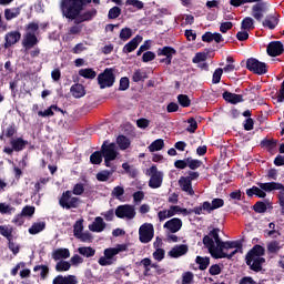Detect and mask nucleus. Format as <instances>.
<instances>
[{"label":"nucleus","instance_id":"nucleus-1","mask_svg":"<svg viewBox=\"0 0 284 284\" xmlns=\"http://www.w3.org/2000/svg\"><path fill=\"white\" fill-rule=\"evenodd\" d=\"M203 245L209 250V253L213 258H227L232 261L236 254H243V243L239 241L222 242L220 248H216V244L210 236L203 237Z\"/></svg>","mask_w":284,"mask_h":284},{"label":"nucleus","instance_id":"nucleus-2","mask_svg":"<svg viewBox=\"0 0 284 284\" xmlns=\"http://www.w3.org/2000/svg\"><path fill=\"white\" fill-rule=\"evenodd\" d=\"M90 3L101 6V0H72V20L74 21V23L92 21V19L97 17V14H99V11L97 9H91L83 12L85 6H90Z\"/></svg>","mask_w":284,"mask_h":284},{"label":"nucleus","instance_id":"nucleus-3","mask_svg":"<svg viewBox=\"0 0 284 284\" xmlns=\"http://www.w3.org/2000/svg\"><path fill=\"white\" fill-rule=\"evenodd\" d=\"M115 81L116 77L114 75V69L112 68L104 69V71L98 75V85H100V90L112 88Z\"/></svg>","mask_w":284,"mask_h":284},{"label":"nucleus","instance_id":"nucleus-4","mask_svg":"<svg viewBox=\"0 0 284 284\" xmlns=\"http://www.w3.org/2000/svg\"><path fill=\"white\" fill-rule=\"evenodd\" d=\"M246 70L253 72V74H267V63L258 61L256 58H248L246 60Z\"/></svg>","mask_w":284,"mask_h":284},{"label":"nucleus","instance_id":"nucleus-5","mask_svg":"<svg viewBox=\"0 0 284 284\" xmlns=\"http://www.w3.org/2000/svg\"><path fill=\"white\" fill-rule=\"evenodd\" d=\"M148 172L151 175L149 181V187H151L152 190H159V187L163 185V173L159 171V169L154 164L148 170Z\"/></svg>","mask_w":284,"mask_h":284},{"label":"nucleus","instance_id":"nucleus-6","mask_svg":"<svg viewBox=\"0 0 284 284\" xmlns=\"http://www.w3.org/2000/svg\"><path fill=\"white\" fill-rule=\"evenodd\" d=\"M115 216L118 219H128V221H132V219L136 216V210L133 205L122 204L115 209Z\"/></svg>","mask_w":284,"mask_h":284},{"label":"nucleus","instance_id":"nucleus-7","mask_svg":"<svg viewBox=\"0 0 284 284\" xmlns=\"http://www.w3.org/2000/svg\"><path fill=\"white\" fill-rule=\"evenodd\" d=\"M158 57H165L160 59V63H165V65H172V59L176 54V49L174 47L165 45L156 50Z\"/></svg>","mask_w":284,"mask_h":284},{"label":"nucleus","instance_id":"nucleus-8","mask_svg":"<svg viewBox=\"0 0 284 284\" xmlns=\"http://www.w3.org/2000/svg\"><path fill=\"white\" fill-rule=\"evenodd\" d=\"M154 239V225L150 223L142 224L139 229L140 243H150Z\"/></svg>","mask_w":284,"mask_h":284},{"label":"nucleus","instance_id":"nucleus-9","mask_svg":"<svg viewBox=\"0 0 284 284\" xmlns=\"http://www.w3.org/2000/svg\"><path fill=\"white\" fill-rule=\"evenodd\" d=\"M263 0H255V4L252 7V17L255 21H263L264 13L267 12V2Z\"/></svg>","mask_w":284,"mask_h":284},{"label":"nucleus","instance_id":"nucleus-10","mask_svg":"<svg viewBox=\"0 0 284 284\" xmlns=\"http://www.w3.org/2000/svg\"><path fill=\"white\" fill-rule=\"evenodd\" d=\"M100 152L102 153L103 159L116 160V156H119V152L116 151V144L108 143V141L103 142Z\"/></svg>","mask_w":284,"mask_h":284},{"label":"nucleus","instance_id":"nucleus-11","mask_svg":"<svg viewBox=\"0 0 284 284\" xmlns=\"http://www.w3.org/2000/svg\"><path fill=\"white\" fill-rule=\"evenodd\" d=\"M245 261L246 265L252 272H263V264L265 263V257H245Z\"/></svg>","mask_w":284,"mask_h":284},{"label":"nucleus","instance_id":"nucleus-12","mask_svg":"<svg viewBox=\"0 0 284 284\" xmlns=\"http://www.w3.org/2000/svg\"><path fill=\"white\" fill-rule=\"evenodd\" d=\"M268 57H281L284 52V47L282 41H272L266 48Z\"/></svg>","mask_w":284,"mask_h":284},{"label":"nucleus","instance_id":"nucleus-13","mask_svg":"<svg viewBox=\"0 0 284 284\" xmlns=\"http://www.w3.org/2000/svg\"><path fill=\"white\" fill-rule=\"evenodd\" d=\"M164 230H169L171 234H176V232H180L183 227V221L179 217H173L169 221H166L163 225Z\"/></svg>","mask_w":284,"mask_h":284},{"label":"nucleus","instance_id":"nucleus-14","mask_svg":"<svg viewBox=\"0 0 284 284\" xmlns=\"http://www.w3.org/2000/svg\"><path fill=\"white\" fill-rule=\"evenodd\" d=\"M223 205H225V201H223V199L220 197L213 199L212 203L207 201L203 202L204 212H207L209 214L214 212V210L223 207Z\"/></svg>","mask_w":284,"mask_h":284},{"label":"nucleus","instance_id":"nucleus-15","mask_svg":"<svg viewBox=\"0 0 284 284\" xmlns=\"http://www.w3.org/2000/svg\"><path fill=\"white\" fill-rule=\"evenodd\" d=\"M38 43H39V39L37 38V34L32 32H27L24 34V38L22 40V45L24 50H32L34 45H38Z\"/></svg>","mask_w":284,"mask_h":284},{"label":"nucleus","instance_id":"nucleus-16","mask_svg":"<svg viewBox=\"0 0 284 284\" xmlns=\"http://www.w3.org/2000/svg\"><path fill=\"white\" fill-rule=\"evenodd\" d=\"M187 252H189L187 245L179 244L173 246L168 254L171 258H181V256H185Z\"/></svg>","mask_w":284,"mask_h":284},{"label":"nucleus","instance_id":"nucleus-17","mask_svg":"<svg viewBox=\"0 0 284 284\" xmlns=\"http://www.w3.org/2000/svg\"><path fill=\"white\" fill-rule=\"evenodd\" d=\"M4 39H6L4 48L6 49L12 48L14 43H19V41L21 40V32L10 31L6 34Z\"/></svg>","mask_w":284,"mask_h":284},{"label":"nucleus","instance_id":"nucleus-18","mask_svg":"<svg viewBox=\"0 0 284 284\" xmlns=\"http://www.w3.org/2000/svg\"><path fill=\"white\" fill-rule=\"evenodd\" d=\"M143 41V37L135 36L131 41H129L122 49L124 54H130V52H134L139 48V44Z\"/></svg>","mask_w":284,"mask_h":284},{"label":"nucleus","instance_id":"nucleus-19","mask_svg":"<svg viewBox=\"0 0 284 284\" xmlns=\"http://www.w3.org/2000/svg\"><path fill=\"white\" fill-rule=\"evenodd\" d=\"M222 97L224 101H226V103H231L232 105H236L237 103H243L244 101L243 94H236L230 91H224Z\"/></svg>","mask_w":284,"mask_h":284},{"label":"nucleus","instance_id":"nucleus-20","mask_svg":"<svg viewBox=\"0 0 284 284\" xmlns=\"http://www.w3.org/2000/svg\"><path fill=\"white\" fill-rule=\"evenodd\" d=\"M59 205L63 210H72V191H65L59 199Z\"/></svg>","mask_w":284,"mask_h":284},{"label":"nucleus","instance_id":"nucleus-21","mask_svg":"<svg viewBox=\"0 0 284 284\" xmlns=\"http://www.w3.org/2000/svg\"><path fill=\"white\" fill-rule=\"evenodd\" d=\"M257 185L264 192H274V190H280V192H283L284 190V185L278 182H266V183L258 182Z\"/></svg>","mask_w":284,"mask_h":284},{"label":"nucleus","instance_id":"nucleus-22","mask_svg":"<svg viewBox=\"0 0 284 284\" xmlns=\"http://www.w3.org/2000/svg\"><path fill=\"white\" fill-rule=\"evenodd\" d=\"M108 227V224H105V221H103V217L97 216L94 221L89 225L90 232H97L101 233Z\"/></svg>","mask_w":284,"mask_h":284},{"label":"nucleus","instance_id":"nucleus-23","mask_svg":"<svg viewBox=\"0 0 284 284\" xmlns=\"http://www.w3.org/2000/svg\"><path fill=\"white\" fill-rule=\"evenodd\" d=\"M265 256V247L256 244L245 255V258H263Z\"/></svg>","mask_w":284,"mask_h":284},{"label":"nucleus","instance_id":"nucleus-24","mask_svg":"<svg viewBox=\"0 0 284 284\" xmlns=\"http://www.w3.org/2000/svg\"><path fill=\"white\" fill-rule=\"evenodd\" d=\"M10 145L13 148L14 152H23V149L27 145H30V142L23 140V138H12L10 140Z\"/></svg>","mask_w":284,"mask_h":284},{"label":"nucleus","instance_id":"nucleus-25","mask_svg":"<svg viewBox=\"0 0 284 284\" xmlns=\"http://www.w3.org/2000/svg\"><path fill=\"white\" fill-rule=\"evenodd\" d=\"M179 185L182 190V192H186L190 196H193L194 189H192V182L186 176H181L179 180Z\"/></svg>","mask_w":284,"mask_h":284},{"label":"nucleus","instance_id":"nucleus-26","mask_svg":"<svg viewBox=\"0 0 284 284\" xmlns=\"http://www.w3.org/2000/svg\"><path fill=\"white\" fill-rule=\"evenodd\" d=\"M116 172V166H111V170H103L97 173L95 179L100 181V183H105V181H110V175Z\"/></svg>","mask_w":284,"mask_h":284},{"label":"nucleus","instance_id":"nucleus-27","mask_svg":"<svg viewBox=\"0 0 284 284\" xmlns=\"http://www.w3.org/2000/svg\"><path fill=\"white\" fill-rule=\"evenodd\" d=\"M63 17L72 20V0H62L60 4Z\"/></svg>","mask_w":284,"mask_h":284},{"label":"nucleus","instance_id":"nucleus-28","mask_svg":"<svg viewBox=\"0 0 284 284\" xmlns=\"http://www.w3.org/2000/svg\"><path fill=\"white\" fill-rule=\"evenodd\" d=\"M246 195L248 199H252V196H257V199H265L267 196V193L260 186H252L251 189L246 190Z\"/></svg>","mask_w":284,"mask_h":284},{"label":"nucleus","instance_id":"nucleus-29","mask_svg":"<svg viewBox=\"0 0 284 284\" xmlns=\"http://www.w3.org/2000/svg\"><path fill=\"white\" fill-rule=\"evenodd\" d=\"M145 79H148V72L141 69H136L131 77L133 83H143Z\"/></svg>","mask_w":284,"mask_h":284},{"label":"nucleus","instance_id":"nucleus-30","mask_svg":"<svg viewBox=\"0 0 284 284\" xmlns=\"http://www.w3.org/2000/svg\"><path fill=\"white\" fill-rule=\"evenodd\" d=\"M53 261H61V258H70V250L57 248L52 253Z\"/></svg>","mask_w":284,"mask_h":284},{"label":"nucleus","instance_id":"nucleus-31","mask_svg":"<svg viewBox=\"0 0 284 284\" xmlns=\"http://www.w3.org/2000/svg\"><path fill=\"white\" fill-rule=\"evenodd\" d=\"M219 232H221V229H213L212 231H210L209 235H204V236H209V239H212V241H215L216 243L215 250H220L221 245L223 244L221 236H219Z\"/></svg>","mask_w":284,"mask_h":284},{"label":"nucleus","instance_id":"nucleus-32","mask_svg":"<svg viewBox=\"0 0 284 284\" xmlns=\"http://www.w3.org/2000/svg\"><path fill=\"white\" fill-rule=\"evenodd\" d=\"M45 230V222H34L31 227L28 230L29 234L32 236L40 234V232H43Z\"/></svg>","mask_w":284,"mask_h":284},{"label":"nucleus","instance_id":"nucleus-33","mask_svg":"<svg viewBox=\"0 0 284 284\" xmlns=\"http://www.w3.org/2000/svg\"><path fill=\"white\" fill-rule=\"evenodd\" d=\"M195 263L196 265H199V270H201V272H205V270H207V267H210V257L207 256H200L197 255L195 258Z\"/></svg>","mask_w":284,"mask_h":284},{"label":"nucleus","instance_id":"nucleus-34","mask_svg":"<svg viewBox=\"0 0 284 284\" xmlns=\"http://www.w3.org/2000/svg\"><path fill=\"white\" fill-rule=\"evenodd\" d=\"M79 77H82L83 79H97V71L92 68L87 69H80L78 72Z\"/></svg>","mask_w":284,"mask_h":284},{"label":"nucleus","instance_id":"nucleus-35","mask_svg":"<svg viewBox=\"0 0 284 284\" xmlns=\"http://www.w3.org/2000/svg\"><path fill=\"white\" fill-rule=\"evenodd\" d=\"M79 254L81 256H85V258H92L94 254H97V250H94L92 246H81L78 248Z\"/></svg>","mask_w":284,"mask_h":284},{"label":"nucleus","instance_id":"nucleus-36","mask_svg":"<svg viewBox=\"0 0 284 284\" xmlns=\"http://www.w3.org/2000/svg\"><path fill=\"white\" fill-rule=\"evenodd\" d=\"M19 14H21L20 8H12V9L4 10V18L7 21H12V19H17Z\"/></svg>","mask_w":284,"mask_h":284},{"label":"nucleus","instance_id":"nucleus-37","mask_svg":"<svg viewBox=\"0 0 284 284\" xmlns=\"http://www.w3.org/2000/svg\"><path fill=\"white\" fill-rule=\"evenodd\" d=\"M85 94V87H83V84H74L72 87V97H74V99H82V97Z\"/></svg>","mask_w":284,"mask_h":284},{"label":"nucleus","instance_id":"nucleus-38","mask_svg":"<svg viewBox=\"0 0 284 284\" xmlns=\"http://www.w3.org/2000/svg\"><path fill=\"white\" fill-rule=\"evenodd\" d=\"M278 23V18L275 16H271L270 19L266 18L263 22L262 26L264 28H268V30H274L276 28V24Z\"/></svg>","mask_w":284,"mask_h":284},{"label":"nucleus","instance_id":"nucleus-39","mask_svg":"<svg viewBox=\"0 0 284 284\" xmlns=\"http://www.w3.org/2000/svg\"><path fill=\"white\" fill-rule=\"evenodd\" d=\"M163 148H165V142L163 141V139H158L149 145V151L160 152V150H162Z\"/></svg>","mask_w":284,"mask_h":284},{"label":"nucleus","instance_id":"nucleus-40","mask_svg":"<svg viewBox=\"0 0 284 284\" xmlns=\"http://www.w3.org/2000/svg\"><path fill=\"white\" fill-rule=\"evenodd\" d=\"M90 163L92 165H101L103 163V153L101 151H95L90 155Z\"/></svg>","mask_w":284,"mask_h":284},{"label":"nucleus","instance_id":"nucleus-41","mask_svg":"<svg viewBox=\"0 0 284 284\" xmlns=\"http://www.w3.org/2000/svg\"><path fill=\"white\" fill-rule=\"evenodd\" d=\"M116 143L120 148V150H128V148H130V139L125 135H119L116 138Z\"/></svg>","mask_w":284,"mask_h":284},{"label":"nucleus","instance_id":"nucleus-42","mask_svg":"<svg viewBox=\"0 0 284 284\" xmlns=\"http://www.w3.org/2000/svg\"><path fill=\"white\" fill-rule=\"evenodd\" d=\"M242 30H254V19L252 17H246L241 22Z\"/></svg>","mask_w":284,"mask_h":284},{"label":"nucleus","instance_id":"nucleus-43","mask_svg":"<svg viewBox=\"0 0 284 284\" xmlns=\"http://www.w3.org/2000/svg\"><path fill=\"white\" fill-rule=\"evenodd\" d=\"M178 102L181 108H190V105H192V100H190V97H187V94H179Z\"/></svg>","mask_w":284,"mask_h":284},{"label":"nucleus","instance_id":"nucleus-44","mask_svg":"<svg viewBox=\"0 0 284 284\" xmlns=\"http://www.w3.org/2000/svg\"><path fill=\"white\" fill-rule=\"evenodd\" d=\"M179 212L182 214H187V209H181L179 205H172L170 210H168L170 219H172V216H176Z\"/></svg>","mask_w":284,"mask_h":284},{"label":"nucleus","instance_id":"nucleus-45","mask_svg":"<svg viewBox=\"0 0 284 284\" xmlns=\"http://www.w3.org/2000/svg\"><path fill=\"white\" fill-rule=\"evenodd\" d=\"M75 239H78V241H81V243H92L93 241L92 233L88 231L84 233H79L78 235H75Z\"/></svg>","mask_w":284,"mask_h":284},{"label":"nucleus","instance_id":"nucleus-46","mask_svg":"<svg viewBox=\"0 0 284 284\" xmlns=\"http://www.w3.org/2000/svg\"><path fill=\"white\" fill-rule=\"evenodd\" d=\"M253 210L256 212V214H265V212H267V205L263 201H257L253 205Z\"/></svg>","mask_w":284,"mask_h":284},{"label":"nucleus","instance_id":"nucleus-47","mask_svg":"<svg viewBox=\"0 0 284 284\" xmlns=\"http://www.w3.org/2000/svg\"><path fill=\"white\" fill-rule=\"evenodd\" d=\"M39 271H41L40 276L43 280L48 277V274H50V268L47 265H36L33 267V272H39Z\"/></svg>","mask_w":284,"mask_h":284},{"label":"nucleus","instance_id":"nucleus-48","mask_svg":"<svg viewBox=\"0 0 284 284\" xmlns=\"http://www.w3.org/2000/svg\"><path fill=\"white\" fill-rule=\"evenodd\" d=\"M187 161V168H190V170H199V168H201V165H203V161L201 160H194L192 158H186Z\"/></svg>","mask_w":284,"mask_h":284},{"label":"nucleus","instance_id":"nucleus-49","mask_svg":"<svg viewBox=\"0 0 284 284\" xmlns=\"http://www.w3.org/2000/svg\"><path fill=\"white\" fill-rule=\"evenodd\" d=\"M281 250V242L278 241H272L267 244V252L271 254H277V252Z\"/></svg>","mask_w":284,"mask_h":284},{"label":"nucleus","instance_id":"nucleus-50","mask_svg":"<svg viewBox=\"0 0 284 284\" xmlns=\"http://www.w3.org/2000/svg\"><path fill=\"white\" fill-rule=\"evenodd\" d=\"M52 284H72V275L63 277V275H58Z\"/></svg>","mask_w":284,"mask_h":284},{"label":"nucleus","instance_id":"nucleus-51","mask_svg":"<svg viewBox=\"0 0 284 284\" xmlns=\"http://www.w3.org/2000/svg\"><path fill=\"white\" fill-rule=\"evenodd\" d=\"M120 39L121 41H128L132 39V29L131 28H123L120 31Z\"/></svg>","mask_w":284,"mask_h":284},{"label":"nucleus","instance_id":"nucleus-52","mask_svg":"<svg viewBox=\"0 0 284 284\" xmlns=\"http://www.w3.org/2000/svg\"><path fill=\"white\" fill-rule=\"evenodd\" d=\"M70 267H72V265L70 264V262L65 261H59L55 265L57 272H68Z\"/></svg>","mask_w":284,"mask_h":284},{"label":"nucleus","instance_id":"nucleus-53","mask_svg":"<svg viewBox=\"0 0 284 284\" xmlns=\"http://www.w3.org/2000/svg\"><path fill=\"white\" fill-rule=\"evenodd\" d=\"M0 234H1V236H4V239H7V241H12V239H13L12 229H9L8 226L0 225Z\"/></svg>","mask_w":284,"mask_h":284},{"label":"nucleus","instance_id":"nucleus-54","mask_svg":"<svg viewBox=\"0 0 284 284\" xmlns=\"http://www.w3.org/2000/svg\"><path fill=\"white\" fill-rule=\"evenodd\" d=\"M187 123L190 125L186 128V131H189L191 134H194V132H196V130H199V123L196 122V119L190 118L187 120Z\"/></svg>","mask_w":284,"mask_h":284},{"label":"nucleus","instance_id":"nucleus-55","mask_svg":"<svg viewBox=\"0 0 284 284\" xmlns=\"http://www.w3.org/2000/svg\"><path fill=\"white\" fill-rule=\"evenodd\" d=\"M17 209L10 204L0 203V214H12Z\"/></svg>","mask_w":284,"mask_h":284},{"label":"nucleus","instance_id":"nucleus-56","mask_svg":"<svg viewBox=\"0 0 284 284\" xmlns=\"http://www.w3.org/2000/svg\"><path fill=\"white\" fill-rule=\"evenodd\" d=\"M2 134H4L7 139H12L17 134V128H14V123L10 124L6 131H2Z\"/></svg>","mask_w":284,"mask_h":284},{"label":"nucleus","instance_id":"nucleus-57","mask_svg":"<svg viewBox=\"0 0 284 284\" xmlns=\"http://www.w3.org/2000/svg\"><path fill=\"white\" fill-rule=\"evenodd\" d=\"M82 232H83V219H80L73 225V235L78 236Z\"/></svg>","mask_w":284,"mask_h":284},{"label":"nucleus","instance_id":"nucleus-58","mask_svg":"<svg viewBox=\"0 0 284 284\" xmlns=\"http://www.w3.org/2000/svg\"><path fill=\"white\" fill-rule=\"evenodd\" d=\"M121 17V8L113 7L109 10L108 19H119Z\"/></svg>","mask_w":284,"mask_h":284},{"label":"nucleus","instance_id":"nucleus-59","mask_svg":"<svg viewBox=\"0 0 284 284\" xmlns=\"http://www.w3.org/2000/svg\"><path fill=\"white\" fill-rule=\"evenodd\" d=\"M221 77H223V69L217 68L214 73H213V78H212V83L214 85H216L217 83H221Z\"/></svg>","mask_w":284,"mask_h":284},{"label":"nucleus","instance_id":"nucleus-60","mask_svg":"<svg viewBox=\"0 0 284 284\" xmlns=\"http://www.w3.org/2000/svg\"><path fill=\"white\" fill-rule=\"evenodd\" d=\"M36 209L32 205H26L21 211V216H34Z\"/></svg>","mask_w":284,"mask_h":284},{"label":"nucleus","instance_id":"nucleus-61","mask_svg":"<svg viewBox=\"0 0 284 284\" xmlns=\"http://www.w3.org/2000/svg\"><path fill=\"white\" fill-rule=\"evenodd\" d=\"M194 281V273L187 271L182 275V284H191Z\"/></svg>","mask_w":284,"mask_h":284},{"label":"nucleus","instance_id":"nucleus-62","mask_svg":"<svg viewBox=\"0 0 284 284\" xmlns=\"http://www.w3.org/2000/svg\"><path fill=\"white\" fill-rule=\"evenodd\" d=\"M193 63H201L203 61H207V53L205 52H197L193 59H192Z\"/></svg>","mask_w":284,"mask_h":284},{"label":"nucleus","instance_id":"nucleus-63","mask_svg":"<svg viewBox=\"0 0 284 284\" xmlns=\"http://www.w3.org/2000/svg\"><path fill=\"white\" fill-rule=\"evenodd\" d=\"M261 148H267L268 150H274L276 148V142L274 140L264 139L261 141Z\"/></svg>","mask_w":284,"mask_h":284},{"label":"nucleus","instance_id":"nucleus-64","mask_svg":"<svg viewBox=\"0 0 284 284\" xmlns=\"http://www.w3.org/2000/svg\"><path fill=\"white\" fill-rule=\"evenodd\" d=\"M278 204L281 207V214L284 216V190L278 192Z\"/></svg>","mask_w":284,"mask_h":284}]
</instances>
